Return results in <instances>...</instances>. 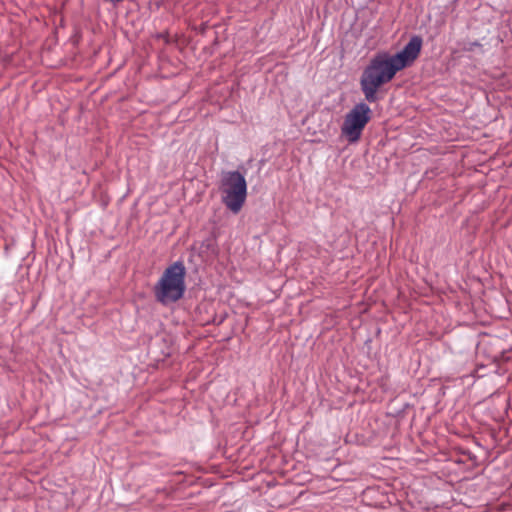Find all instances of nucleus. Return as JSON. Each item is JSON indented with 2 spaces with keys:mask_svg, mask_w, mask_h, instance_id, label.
Here are the masks:
<instances>
[{
  "mask_svg": "<svg viewBox=\"0 0 512 512\" xmlns=\"http://www.w3.org/2000/svg\"><path fill=\"white\" fill-rule=\"evenodd\" d=\"M422 45L423 39L414 35L396 54L386 51L376 53L363 69L360 77V88L365 100L369 103L377 102L381 86L389 83L399 71L411 66L418 58Z\"/></svg>",
  "mask_w": 512,
  "mask_h": 512,
  "instance_id": "obj_1",
  "label": "nucleus"
},
{
  "mask_svg": "<svg viewBox=\"0 0 512 512\" xmlns=\"http://www.w3.org/2000/svg\"><path fill=\"white\" fill-rule=\"evenodd\" d=\"M186 268L182 261L169 265L153 287V294L158 303L169 306L179 301L185 294Z\"/></svg>",
  "mask_w": 512,
  "mask_h": 512,
  "instance_id": "obj_2",
  "label": "nucleus"
},
{
  "mask_svg": "<svg viewBox=\"0 0 512 512\" xmlns=\"http://www.w3.org/2000/svg\"><path fill=\"white\" fill-rule=\"evenodd\" d=\"M222 203L234 214L238 213L247 198V182L239 171H225L221 175L220 186Z\"/></svg>",
  "mask_w": 512,
  "mask_h": 512,
  "instance_id": "obj_3",
  "label": "nucleus"
},
{
  "mask_svg": "<svg viewBox=\"0 0 512 512\" xmlns=\"http://www.w3.org/2000/svg\"><path fill=\"white\" fill-rule=\"evenodd\" d=\"M371 118V109L365 102L357 103L344 118L341 133L350 143L357 142Z\"/></svg>",
  "mask_w": 512,
  "mask_h": 512,
  "instance_id": "obj_4",
  "label": "nucleus"
},
{
  "mask_svg": "<svg viewBox=\"0 0 512 512\" xmlns=\"http://www.w3.org/2000/svg\"><path fill=\"white\" fill-rule=\"evenodd\" d=\"M475 48H482V45L478 41L468 42L464 45L463 50L472 52Z\"/></svg>",
  "mask_w": 512,
  "mask_h": 512,
  "instance_id": "obj_5",
  "label": "nucleus"
}]
</instances>
